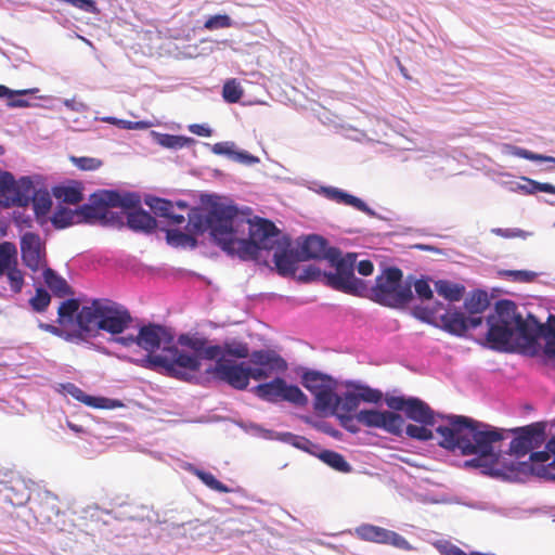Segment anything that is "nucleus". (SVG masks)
Wrapping results in <instances>:
<instances>
[{
	"mask_svg": "<svg viewBox=\"0 0 555 555\" xmlns=\"http://www.w3.org/2000/svg\"><path fill=\"white\" fill-rule=\"evenodd\" d=\"M194 225L201 230H210L218 246L242 260L258 257L259 250H273L287 236L275 224L262 218L251 221L235 206L212 203L205 216H194Z\"/></svg>",
	"mask_w": 555,
	"mask_h": 555,
	"instance_id": "obj_1",
	"label": "nucleus"
},
{
	"mask_svg": "<svg viewBox=\"0 0 555 555\" xmlns=\"http://www.w3.org/2000/svg\"><path fill=\"white\" fill-rule=\"evenodd\" d=\"M113 340L127 348L137 345L146 351V356L137 362L140 366L179 380L191 382L202 367L196 356L175 345L173 332L162 324L147 323L139 327L137 335L117 336Z\"/></svg>",
	"mask_w": 555,
	"mask_h": 555,
	"instance_id": "obj_2",
	"label": "nucleus"
},
{
	"mask_svg": "<svg viewBox=\"0 0 555 555\" xmlns=\"http://www.w3.org/2000/svg\"><path fill=\"white\" fill-rule=\"evenodd\" d=\"M443 424L436 428L438 444L449 451L459 450L462 455H478L465 462L466 467L483 466V459L495 457V444L505 439L507 430L493 427L464 415H442Z\"/></svg>",
	"mask_w": 555,
	"mask_h": 555,
	"instance_id": "obj_3",
	"label": "nucleus"
},
{
	"mask_svg": "<svg viewBox=\"0 0 555 555\" xmlns=\"http://www.w3.org/2000/svg\"><path fill=\"white\" fill-rule=\"evenodd\" d=\"M288 369L286 360L272 349L251 352L248 364L218 359L209 371L217 379L227 383L236 390H245L249 380H266Z\"/></svg>",
	"mask_w": 555,
	"mask_h": 555,
	"instance_id": "obj_4",
	"label": "nucleus"
},
{
	"mask_svg": "<svg viewBox=\"0 0 555 555\" xmlns=\"http://www.w3.org/2000/svg\"><path fill=\"white\" fill-rule=\"evenodd\" d=\"M131 323L129 310L107 298L93 299L90 305L82 306L77 314V325L93 328L94 333L104 331L113 336L124 333Z\"/></svg>",
	"mask_w": 555,
	"mask_h": 555,
	"instance_id": "obj_5",
	"label": "nucleus"
},
{
	"mask_svg": "<svg viewBox=\"0 0 555 555\" xmlns=\"http://www.w3.org/2000/svg\"><path fill=\"white\" fill-rule=\"evenodd\" d=\"M356 260L357 255L353 253L341 256L338 248H331L327 261L336 272L324 274L325 284L335 291L362 296L367 291V286L363 280L354 276Z\"/></svg>",
	"mask_w": 555,
	"mask_h": 555,
	"instance_id": "obj_6",
	"label": "nucleus"
},
{
	"mask_svg": "<svg viewBox=\"0 0 555 555\" xmlns=\"http://www.w3.org/2000/svg\"><path fill=\"white\" fill-rule=\"evenodd\" d=\"M403 273L397 267L386 268L376 278L371 288V298L383 306L400 308L405 306L413 297L411 284L402 283Z\"/></svg>",
	"mask_w": 555,
	"mask_h": 555,
	"instance_id": "obj_7",
	"label": "nucleus"
},
{
	"mask_svg": "<svg viewBox=\"0 0 555 555\" xmlns=\"http://www.w3.org/2000/svg\"><path fill=\"white\" fill-rule=\"evenodd\" d=\"M177 343L182 348H188L192 351L191 356H196L197 361L202 359L218 360L223 357L230 356L237 359L250 358L249 348L246 343L242 341H225L223 346L209 345L207 338L192 334H181Z\"/></svg>",
	"mask_w": 555,
	"mask_h": 555,
	"instance_id": "obj_8",
	"label": "nucleus"
},
{
	"mask_svg": "<svg viewBox=\"0 0 555 555\" xmlns=\"http://www.w3.org/2000/svg\"><path fill=\"white\" fill-rule=\"evenodd\" d=\"M301 383L313 396V406L317 412L327 413L337 405L339 396L336 393L337 382L330 375L317 371L304 373Z\"/></svg>",
	"mask_w": 555,
	"mask_h": 555,
	"instance_id": "obj_9",
	"label": "nucleus"
},
{
	"mask_svg": "<svg viewBox=\"0 0 555 555\" xmlns=\"http://www.w3.org/2000/svg\"><path fill=\"white\" fill-rule=\"evenodd\" d=\"M275 374L270 382L261 383L255 386L251 391L259 399L278 403L286 401L297 406H305L308 403V397L296 385H289L286 380Z\"/></svg>",
	"mask_w": 555,
	"mask_h": 555,
	"instance_id": "obj_10",
	"label": "nucleus"
},
{
	"mask_svg": "<svg viewBox=\"0 0 555 555\" xmlns=\"http://www.w3.org/2000/svg\"><path fill=\"white\" fill-rule=\"evenodd\" d=\"M34 183L29 177L15 180L9 171L0 172V206L26 207L30 203Z\"/></svg>",
	"mask_w": 555,
	"mask_h": 555,
	"instance_id": "obj_11",
	"label": "nucleus"
},
{
	"mask_svg": "<svg viewBox=\"0 0 555 555\" xmlns=\"http://www.w3.org/2000/svg\"><path fill=\"white\" fill-rule=\"evenodd\" d=\"M385 403L395 412H404L405 416L411 421L423 425L436 424L435 413L431 408L416 397L406 398L404 396H392L387 393L385 397Z\"/></svg>",
	"mask_w": 555,
	"mask_h": 555,
	"instance_id": "obj_12",
	"label": "nucleus"
},
{
	"mask_svg": "<svg viewBox=\"0 0 555 555\" xmlns=\"http://www.w3.org/2000/svg\"><path fill=\"white\" fill-rule=\"evenodd\" d=\"M356 420L365 427L379 428L393 436L400 437L403 433L404 418L392 410H361L356 414Z\"/></svg>",
	"mask_w": 555,
	"mask_h": 555,
	"instance_id": "obj_13",
	"label": "nucleus"
},
{
	"mask_svg": "<svg viewBox=\"0 0 555 555\" xmlns=\"http://www.w3.org/2000/svg\"><path fill=\"white\" fill-rule=\"evenodd\" d=\"M544 430L545 427L542 423L512 429L511 431L515 433L516 437L509 443V454L521 457L532 449L540 447L545 440Z\"/></svg>",
	"mask_w": 555,
	"mask_h": 555,
	"instance_id": "obj_14",
	"label": "nucleus"
},
{
	"mask_svg": "<svg viewBox=\"0 0 555 555\" xmlns=\"http://www.w3.org/2000/svg\"><path fill=\"white\" fill-rule=\"evenodd\" d=\"M356 535L366 542L388 544L393 547L411 551L412 545L399 533L371 524H363L354 529Z\"/></svg>",
	"mask_w": 555,
	"mask_h": 555,
	"instance_id": "obj_15",
	"label": "nucleus"
},
{
	"mask_svg": "<svg viewBox=\"0 0 555 555\" xmlns=\"http://www.w3.org/2000/svg\"><path fill=\"white\" fill-rule=\"evenodd\" d=\"M21 253L24 264L33 272L46 267V253L39 235L27 232L21 240Z\"/></svg>",
	"mask_w": 555,
	"mask_h": 555,
	"instance_id": "obj_16",
	"label": "nucleus"
},
{
	"mask_svg": "<svg viewBox=\"0 0 555 555\" xmlns=\"http://www.w3.org/2000/svg\"><path fill=\"white\" fill-rule=\"evenodd\" d=\"M105 190L94 192L88 204H83L77 208V215L79 222H90L93 220H103L105 223L108 222V205H106V197L103 196Z\"/></svg>",
	"mask_w": 555,
	"mask_h": 555,
	"instance_id": "obj_17",
	"label": "nucleus"
},
{
	"mask_svg": "<svg viewBox=\"0 0 555 555\" xmlns=\"http://www.w3.org/2000/svg\"><path fill=\"white\" fill-rule=\"evenodd\" d=\"M332 247H328L327 241L317 234L308 235L297 249V259L307 261L310 259H326Z\"/></svg>",
	"mask_w": 555,
	"mask_h": 555,
	"instance_id": "obj_18",
	"label": "nucleus"
},
{
	"mask_svg": "<svg viewBox=\"0 0 555 555\" xmlns=\"http://www.w3.org/2000/svg\"><path fill=\"white\" fill-rule=\"evenodd\" d=\"M292 241L289 237L284 238L275 246L273 260L279 274L286 276L295 273L297 259V250L291 249Z\"/></svg>",
	"mask_w": 555,
	"mask_h": 555,
	"instance_id": "obj_19",
	"label": "nucleus"
},
{
	"mask_svg": "<svg viewBox=\"0 0 555 555\" xmlns=\"http://www.w3.org/2000/svg\"><path fill=\"white\" fill-rule=\"evenodd\" d=\"M145 203L156 216L165 218L168 225H181L185 222L184 216L176 214L172 202L168 199L152 197Z\"/></svg>",
	"mask_w": 555,
	"mask_h": 555,
	"instance_id": "obj_20",
	"label": "nucleus"
},
{
	"mask_svg": "<svg viewBox=\"0 0 555 555\" xmlns=\"http://www.w3.org/2000/svg\"><path fill=\"white\" fill-rule=\"evenodd\" d=\"M489 330L487 339L492 347L501 349L508 345L514 335V330L507 325L496 322L493 317H488Z\"/></svg>",
	"mask_w": 555,
	"mask_h": 555,
	"instance_id": "obj_21",
	"label": "nucleus"
},
{
	"mask_svg": "<svg viewBox=\"0 0 555 555\" xmlns=\"http://www.w3.org/2000/svg\"><path fill=\"white\" fill-rule=\"evenodd\" d=\"M436 325L456 336L464 335L468 330V321L466 320L464 313L456 310H448L446 313L440 315V325Z\"/></svg>",
	"mask_w": 555,
	"mask_h": 555,
	"instance_id": "obj_22",
	"label": "nucleus"
},
{
	"mask_svg": "<svg viewBox=\"0 0 555 555\" xmlns=\"http://www.w3.org/2000/svg\"><path fill=\"white\" fill-rule=\"evenodd\" d=\"M127 224L135 232L151 233L157 227L156 219L142 208L127 214Z\"/></svg>",
	"mask_w": 555,
	"mask_h": 555,
	"instance_id": "obj_23",
	"label": "nucleus"
},
{
	"mask_svg": "<svg viewBox=\"0 0 555 555\" xmlns=\"http://www.w3.org/2000/svg\"><path fill=\"white\" fill-rule=\"evenodd\" d=\"M491 317H493L496 322L507 325L513 330L518 320L521 318V315L517 312L516 304L508 299H501L496 301L495 313Z\"/></svg>",
	"mask_w": 555,
	"mask_h": 555,
	"instance_id": "obj_24",
	"label": "nucleus"
},
{
	"mask_svg": "<svg viewBox=\"0 0 555 555\" xmlns=\"http://www.w3.org/2000/svg\"><path fill=\"white\" fill-rule=\"evenodd\" d=\"M43 280L54 296L63 298L74 294L66 280L60 276L53 269L44 268Z\"/></svg>",
	"mask_w": 555,
	"mask_h": 555,
	"instance_id": "obj_25",
	"label": "nucleus"
},
{
	"mask_svg": "<svg viewBox=\"0 0 555 555\" xmlns=\"http://www.w3.org/2000/svg\"><path fill=\"white\" fill-rule=\"evenodd\" d=\"M324 193L327 198L335 201L336 203L352 206L356 209L363 211V212L370 211V208L362 199H360L359 197H356L349 193H346L339 189L325 188Z\"/></svg>",
	"mask_w": 555,
	"mask_h": 555,
	"instance_id": "obj_26",
	"label": "nucleus"
},
{
	"mask_svg": "<svg viewBox=\"0 0 555 555\" xmlns=\"http://www.w3.org/2000/svg\"><path fill=\"white\" fill-rule=\"evenodd\" d=\"M103 196L106 197V205L109 208L120 207L133 210L140 208V198L134 194L122 196L116 191L105 190Z\"/></svg>",
	"mask_w": 555,
	"mask_h": 555,
	"instance_id": "obj_27",
	"label": "nucleus"
},
{
	"mask_svg": "<svg viewBox=\"0 0 555 555\" xmlns=\"http://www.w3.org/2000/svg\"><path fill=\"white\" fill-rule=\"evenodd\" d=\"M54 196L63 203L76 205L83 199L82 184L75 182L72 185H62L53 190Z\"/></svg>",
	"mask_w": 555,
	"mask_h": 555,
	"instance_id": "obj_28",
	"label": "nucleus"
},
{
	"mask_svg": "<svg viewBox=\"0 0 555 555\" xmlns=\"http://www.w3.org/2000/svg\"><path fill=\"white\" fill-rule=\"evenodd\" d=\"M318 457L328 465L331 468L339 473H350L352 470L351 465L345 460L344 455L336 451L323 450L318 454Z\"/></svg>",
	"mask_w": 555,
	"mask_h": 555,
	"instance_id": "obj_29",
	"label": "nucleus"
},
{
	"mask_svg": "<svg viewBox=\"0 0 555 555\" xmlns=\"http://www.w3.org/2000/svg\"><path fill=\"white\" fill-rule=\"evenodd\" d=\"M436 292L439 296L448 299L449 301H459L465 293V287L460 284L449 282L447 280H439L435 283Z\"/></svg>",
	"mask_w": 555,
	"mask_h": 555,
	"instance_id": "obj_30",
	"label": "nucleus"
},
{
	"mask_svg": "<svg viewBox=\"0 0 555 555\" xmlns=\"http://www.w3.org/2000/svg\"><path fill=\"white\" fill-rule=\"evenodd\" d=\"M489 297L485 291H475L465 300V309L470 314H477L483 312L489 307Z\"/></svg>",
	"mask_w": 555,
	"mask_h": 555,
	"instance_id": "obj_31",
	"label": "nucleus"
},
{
	"mask_svg": "<svg viewBox=\"0 0 555 555\" xmlns=\"http://www.w3.org/2000/svg\"><path fill=\"white\" fill-rule=\"evenodd\" d=\"M30 202L37 216H46L52 206L50 193L47 190L33 191Z\"/></svg>",
	"mask_w": 555,
	"mask_h": 555,
	"instance_id": "obj_32",
	"label": "nucleus"
},
{
	"mask_svg": "<svg viewBox=\"0 0 555 555\" xmlns=\"http://www.w3.org/2000/svg\"><path fill=\"white\" fill-rule=\"evenodd\" d=\"M359 404L360 402L356 391H347L343 397L339 396L338 403L337 405L333 406L331 413L351 414L358 409Z\"/></svg>",
	"mask_w": 555,
	"mask_h": 555,
	"instance_id": "obj_33",
	"label": "nucleus"
},
{
	"mask_svg": "<svg viewBox=\"0 0 555 555\" xmlns=\"http://www.w3.org/2000/svg\"><path fill=\"white\" fill-rule=\"evenodd\" d=\"M52 223L57 229H64L75 223H79L77 209L72 210L68 208H59L52 217Z\"/></svg>",
	"mask_w": 555,
	"mask_h": 555,
	"instance_id": "obj_34",
	"label": "nucleus"
},
{
	"mask_svg": "<svg viewBox=\"0 0 555 555\" xmlns=\"http://www.w3.org/2000/svg\"><path fill=\"white\" fill-rule=\"evenodd\" d=\"M540 327L541 325L538 324L537 320L532 315H529L527 320L521 317L515 325L514 332H517L524 338L532 339L541 333Z\"/></svg>",
	"mask_w": 555,
	"mask_h": 555,
	"instance_id": "obj_35",
	"label": "nucleus"
},
{
	"mask_svg": "<svg viewBox=\"0 0 555 555\" xmlns=\"http://www.w3.org/2000/svg\"><path fill=\"white\" fill-rule=\"evenodd\" d=\"M80 309L81 308L78 299L70 298L63 301L57 309V322L60 324L72 322L74 315L77 317Z\"/></svg>",
	"mask_w": 555,
	"mask_h": 555,
	"instance_id": "obj_36",
	"label": "nucleus"
},
{
	"mask_svg": "<svg viewBox=\"0 0 555 555\" xmlns=\"http://www.w3.org/2000/svg\"><path fill=\"white\" fill-rule=\"evenodd\" d=\"M4 274L8 278V281L10 284V289L14 294L21 293V291L24 286V274L17 268V256H15L14 262L10 263L9 268L5 269Z\"/></svg>",
	"mask_w": 555,
	"mask_h": 555,
	"instance_id": "obj_37",
	"label": "nucleus"
},
{
	"mask_svg": "<svg viewBox=\"0 0 555 555\" xmlns=\"http://www.w3.org/2000/svg\"><path fill=\"white\" fill-rule=\"evenodd\" d=\"M525 184H518L515 190L520 191L525 194H534L537 192H545L555 194V185L551 183H541L527 177L521 178Z\"/></svg>",
	"mask_w": 555,
	"mask_h": 555,
	"instance_id": "obj_38",
	"label": "nucleus"
},
{
	"mask_svg": "<svg viewBox=\"0 0 555 555\" xmlns=\"http://www.w3.org/2000/svg\"><path fill=\"white\" fill-rule=\"evenodd\" d=\"M244 94V89L235 79H228L222 87V98L228 103H237Z\"/></svg>",
	"mask_w": 555,
	"mask_h": 555,
	"instance_id": "obj_39",
	"label": "nucleus"
},
{
	"mask_svg": "<svg viewBox=\"0 0 555 555\" xmlns=\"http://www.w3.org/2000/svg\"><path fill=\"white\" fill-rule=\"evenodd\" d=\"M15 256H17V249L13 243H0V278L4 275L5 269L9 268L10 263L14 262Z\"/></svg>",
	"mask_w": 555,
	"mask_h": 555,
	"instance_id": "obj_40",
	"label": "nucleus"
},
{
	"mask_svg": "<svg viewBox=\"0 0 555 555\" xmlns=\"http://www.w3.org/2000/svg\"><path fill=\"white\" fill-rule=\"evenodd\" d=\"M192 473L201 479L208 488L218 491L220 493H228L230 489L219 481L211 473L201 470L198 468H193Z\"/></svg>",
	"mask_w": 555,
	"mask_h": 555,
	"instance_id": "obj_41",
	"label": "nucleus"
},
{
	"mask_svg": "<svg viewBox=\"0 0 555 555\" xmlns=\"http://www.w3.org/2000/svg\"><path fill=\"white\" fill-rule=\"evenodd\" d=\"M157 143L167 149H182L193 140L182 135L157 133Z\"/></svg>",
	"mask_w": 555,
	"mask_h": 555,
	"instance_id": "obj_42",
	"label": "nucleus"
},
{
	"mask_svg": "<svg viewBox=\"0 0 555 555\" xmlns=\"http://www.w3.org/2000/svg\"><path fill=\"white\" fill-rule=\"evenodd\" d=\"M69 160L75 167L83 171H95L103 165L101 159L88 156H69Z\"/></svg>",
	"mask_w": 555,
	"mask_h": 555,
	"instance_id": "obj_43",
	"label": "nucleus"
},
{
	"mask_svg": "<svg viewBox=\"0 0 555 555\" xmlns=\"http://www.w3.org/2000/svg\"><path fill=\"white\" fill-rule=\"evenodd\" d=\"M77 400L87 404L88 406L96 408V409H106L108 408V399L102 397H92L86 395L81 389L75 388V391L70 392Z\"/></svg>",
	"mask_w": 555,
	"mask_h": 555,
	"instance_id": "obj_44",
	"label": "nucleus"
},
{
	"mask_svg": "<svg viewBox=\"0 0 555 555\" xmlns=\"http://www.w3.org/2000/svg\"><path fill=\"white\" fill-rule=\"evenodd\" d=\"M354 388L359 402L378 403L383 399V393L378 389L364 385H357Z\"/></svg>",
	"mask_w": 555,
	"mask_h": 555,
	"instance_id": "obj_45",
	"label": "nucleus"
},
{
	"mask_svg": "<svg viewBox=\"0 0 555 555\" xmlns=\"http://www.w3.org/2000/svg\"><path fill=\"white\" fill-rule=\"evenodd\" d=\"M50 302L51 296L48 291L42 287H38L36 289L35 296L29 299V305L31 306L33 310L37 312L46 311Z\"/></svg>",
	"mask_w": 555,
	"mask_h": 555,
	"instance_id": "obj_46",
	"label": "nucleus"
},
{
	"mask_svg": "<svg viewBox=\"0 0 555 555\" xmlns=\"http://www.w3.org/2000/svg\"><path fill=\"white\" fill-rule=\"evenodd\" d=\"M429 425H414L409 424L405 427V434L408 437L420 440V441H427L434 438V434L431 429L428 428Z\"/></svg>",
	"mask_w": 555,
	"mask_h": 555,
	"instance_id": "obj_47",
	"label": "nucleus"
},
{
	"mask_svg": "<svg viewBox=\"0 0 555 555\" xmlns=\"http://www.w3.org/2000/svg\"><path fill=\"white\" fill-rule=\"evenodd\" d=\"M500 274L506 280L520 283H530L537 278L535 272L527 270H504Z\"/></svg>",
	"mask_w": 555,
	"mask_h": 555,
	"instance_id": "obj_48",
	"label": "nucleus"
},
{
	"mask_svg": "<svg viewBox=\"0 0 555 555\" xmlns=\"http://www.w3.org/2000/svg\"><path fill=\"white\" fill-rule=\"evenodd\" d=\"M512 154L514 156H517V157H520L524 159H528V160L546 162V163H552V164L555 163V157H553V156H545V155L537 154L529 150L518 147V146L512 147Z\"/></svg>",
	"mask_w": 555,
	"mask_h": 555,
	"instance_id": "obj_49",
	"label": "nucleus"
},
{
	"mask_svg": "<svg viewBox=\"0 0 555 555\" xmlns=\"http://www.w3.org/2000/svg\"><path fill=\"white\" fill-rule=\"evenodd\" d=\"M231 26H232V21H231L230 16L227 14H217V15L209 16L204 24V27L208 30L229 28Z\"/></svg>",
	"mask_w": 555,
	"mask_h": 555,
	"instance_id": "obj_50",
	"label": "nucleus"
},
{
	"mask_svg": "<svg viewBox=\"0 0 555 555\" xmlns=\"http://www.w3.org/2000/svg\"><path fill=\"white\" fill-rule=\"evenodd\" d=\"M93 328H83L78 325V330L64 332L63 339L74 344H81L88 340V337L93 333Z\"/></svg>",
	"mask_w": 555,
	"mask_h": 555,
	"instance_id": "obj_51",
	"label": "nucleus"
},
{
	"mask_svg": "<svg viewBox=\"0 0 555 555\" xmlns=\"http://www.w3.org/2000/svg\"><path fill=\"white\" fill-rule=\"evenodd\" d=\"M284 441L288 442L289 444L294 446L295 448L312 453L311 449L315 446L306 437L294 435L291 433H287L284 435Z\"/></svg>",
	"mask_w": 555,
	"mask_h": 555,
	"instance_id": "obj_52",
	"label": "nucleus"
},
{
	"mask_svg": "<svg viewBox=\"0 0 555 555\" xmlns=\"http://www.w3.org/2000/svg\"><path fill=\"white\" fill-rule=\"evenodd\" d=\"M436 313L437 310L428 309L425 307H416L413 311V314L415 315L416 319L428 324H436Z\"/></svg>",
	"mask_w": 555,
	"mask_h": 555,
	"instance_id": "obj_53",
	"label": "nucleus"
},
{
	"mask_svg": "<svg viewBox=\"0 0 555 555\" xmlns=\"http://www.w3.org/2000/svg\"><path fill=\"white\" fill-rule=\"evenodd\" d=\"M339 422H340V425L349 433H352V434H357L359 431V427L357 425V420H356V415H351V414H344V413H338V414H335Z\"/></svg>",
	"mask_w": 555,
	"mask_h": 555,
	"instance_id": "obj_54",
	"label": "nucleus"
},
{
	"mask_svg": "<svg viewBox=\"0 0 555 555\" xmlns=\"http://www.w3.org/2000/svg\"><path fill=\"white\" fill-rule=\"evenodd\" d=\"M415 293L418 298L421 299H431L433 298V291L430 288V285L428 281L420 279L416 280L414 283Z\"/></svg>",
	"mask_w": 555,
	"mask_h": 555,
	"instance_id": "obj_55",
	"label": "nucleus"
},
{
	"mask_svg": "<svg viewBox=\"0 0 555 555\" xmlns=\"http://www.w3.org/2000/svg\"><path fill=\"white\" fill-rule=\"evenodd\" d=\"M438 550L442 555H480V553L478 552L467 554L462 548L450 542H446L442 545H438Z\"/></svg>",
	"mask_w": 555,
	"mask_h": 555,
	"instance_id": "obj_56",
	"label": "nucleus"
},
{
	"mask_svg": "<svg viewBox=\"0 0 555 555\" xmlns=\"http://www.w3.org/2000/svg\"><path fill=\"white\" fill-rule=\"evenodd\" d=\"M153 124L146 120H140V121H129V120H118V127H121L124 129L128 130H143L152 127Z\"/></svg>",
	"mask_w": 555,
	"mask_h": 555,
	"instance_id": "obj_57",
	"label": "nucleus"
},
{
	"mask_svg": "<svg viewBox=\"0 0 555 555\" xmlns=\"http://www.w3.org/2000/svg\"><path fill=\"white\" fill-rule=\"evenodd\" d=\"M212 152L217 155H228L233 158L234 150L233 143L230 142H219L212 145Z\"/></svg>",
	"mask_w": 555,
	"mask_h": 555,
	"instance_id": "obj_58",
	"label": "nucleus"
},
{
	"mask_svg": "<svg viewBox=\"0 0 555 555\" xmlns=\"http://www.w3.org/2000/svg\"><path fill=\"white\" fill-rule=\"evenodd\" d=\"M325 273L326 272H322L319 268H317L314 266H308L305 269V276H300V279L306 280V281L320 280V279L324 280Z\"/></svg>",
	"mask_w": 555,
	"mask_h": 555,
	"instance_id": "obj_59",
	"label": "nucleus"
},
{
	"mask_svg": "<svg viewBox=\"0 0 555 555\" xmlns=\"http://www.w3.org/2000/svg\"><path fill=\"white\" fill-rule=\"evenodd\" d=\"M541 334L544 338H554L555 339V315H550L545 325H541L540 327Z\"/></svg>",
	"mask_w": 555,
	"mask_h": 555,
	"instance_id": "obj_60",
	"label": "nucleus"
},
{
	"mask_svg": "<svg viewBox=\"0 0 555 555\" xmlns=\"http://www.w3.org/2000/svg\"><path fill=\"white\" fill-rule=\"evenodd\" d=\"M167 242L169 244H175V245H179L181 244L184 240L188 238V235L184 234L183 232L181 231H178V230H167Z\"/></svg>",
	"mask_w": 555,
	"mask_h": 555,
	"instance_id": "obj_61",
	"label": "nucleus"
},
{
	"mask_svg": "<svg viewBox=\"0 0 555 555\" xmlns=\"http://www.w3.org/2000/svg\"><path fill=\"white\" fill-rule=\"evenodd\" d=\"M233 159L247 165H253L259 162V158L257 156H254L247 152H234Z\"/></svg>",
	"mask_w": 555,
	"mask_h": 555,
	"instance_id": "obj_62",
	"label": "nucleus"
},
{
	"mask_svg": "<svg viewBox=\"0 0 555 555\" xmlns=\"http://www.w3.org/2000/svg\"><path fill=\"white\" fill-rule=\"evenodd\" d=\"M357 270L361 275L367 276L371 275L374 271V264L371 260L365 259L361 260L358 266Z\"/></svg>",
	"mask_w": 555,
	"mask_h": 555,
	"instance_id": "obj_63",
	"label": "nucleus"
},
{
	"mask_svg": "<svg viewBox=\"0 0 555 555\" xmlns=\"http://www.w3.org/2000/svg\"><path fill=\"white\" fill-rule=\"evenodd\" d=\"M190 131L196 135L210 137L211 130L204 125L194 124L189 127Z\"/></svg>",
	"mask_w": 555,
	"mask_h": 555,
	"instance_id": "obj_64",
	"label": "nucleus"
}]
</instances>
